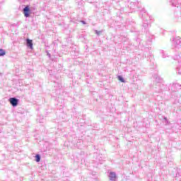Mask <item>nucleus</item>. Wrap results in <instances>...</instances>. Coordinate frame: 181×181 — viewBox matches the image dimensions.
Wrapping results in <instances>:
<instances>
[{"mask_svg":"<svg viewBox=\"0 0 181 181\" xmlns=\"http://www.w3.org/2000/svg\"><path fill=\"white\" fill-rule=\"evenodd\" d=\"M117 78L119 81H121V83H125V80H124V78H122V76H119Z\"/></svg>","mask_w":181,"mask_h":181,"instance_id":"5","label":"nucleus"},{"mask_svg":"<svg viewBox=\"0 0 181 181\" xmlns=\"http://www.w3.org/2000/svg\"><path fill=\"white\" fill-rule=\"evenodd\" d=\"M110 180H115L117 179V175L114 172H111L109 175Z\"/></svg>","mask_w":181,"mask_h":181,"instance_id":"4","label":"nucleus"},{"mask_svg":"<svg viewBox=\"0 0 181 181\" xmlns=\"http://www.w3.org/2000/svg\"><path fill=\"white\" fill-rule=\"evenodd\" d=\"M6 54L5 50L0 49V56H5Z\"/></svg>","mask_w":181,"mask_h":181,"instance_id":"6","label":"nucleus"},{"mask_svg":"<svg viewBox=\"0 0 181 181\" xmlns=\"http://www.w3.org/2000/svg\"><path fill=\"white\" fill-rule=\"evenodd\" d=\"M36 162H40V156L39 154H37L35 156Z\"/></svg>","mask_w":181,"mask_h":181,"instance_id":"7","label":"nucleus"},{"mask_svg":"<svg viewBox=\"0 0 181 181\" xmlns=\"http://www.w3.org/2000/svg\"><path fill=\"white\" fill-rule=\"evenodd\" d=\"M27 46L30 47V49H33V41L32 40L27 39Z\"/></svg>","mask_w":181,"mask_h":181,"instance_id":"3","label":"nucleus"},{"mask_svg":"<svg viewBox=\"0 0 181 181\" xmlns=\"http://www.w3.org/2000/svg\"><path fill=\"white\" fill-rule=\"evenodd\" d=\"M95 34H96V35H101V31H98V30H96V31H95Z\"/></svg>","mask_w":181,"mask_h":181,"instance_id":"8","label":"nucleus"},{"mask_svg":"<svg viewBox=\"0 0 181 181\" xmlns=\"http://www.w3.org/2000/svg\"><path fill=\"white\" fill-rule=\"evenodd\" d=\"M18 99L15 98H11L9 99V103L10 104H11L13 107H16V105H18Z\"/></svg>","mask_w":181,"mask_h":181,"instance_id":"2","label":"nucleus"},{"mask_svg":"<svg viewBox=\"0 0 181 181\" xmlns=\"http://www.w3.org/2000/svg\"><path fill=\"white\" fill-rule=\"evenodd\" d=\"M23 13L25 18H29V16H30V8H29L28 6H25L23 8Z\"/></svg>","mask_w":181,"mask_h":181,"instance_id":"1","label":"nucleus"}]
</instances>
